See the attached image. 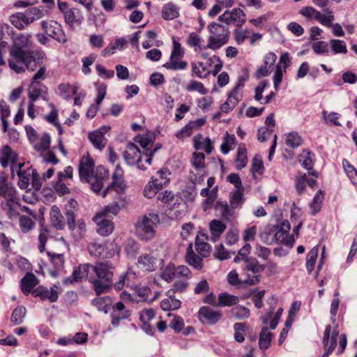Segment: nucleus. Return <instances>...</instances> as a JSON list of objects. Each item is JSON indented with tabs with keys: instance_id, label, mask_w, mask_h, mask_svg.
Wrapping results in <instances>:
<instances>
[{
	"instance_id": "obj_1",
	"label": "nucleus",
	"mask_w": 357,
	"mask_h": 357,
	"mask_svg": "<svg viewBox=\"0 0 357 357\" xmlns=\"http://www.w3.org/2000/svg\"><path fill=\"white\" fill-rule=\"evenodd\" d=\"M94 277L89 279L96 296L109 292L113 285L115 266L109 261H100L91 265Z\"/></svg>"
},
{
	"instance_id": "obj_2",
	"label": "nucleus",
	"mask_w": 357,
	"mask_h": 357,
	"mask_svg": "<svg viewBox=\"0 0 357 357\" xmlns=\"http://www.w3.org/2000/svg\"><path fill=\"white\" fill-rule=\"evenodd\" d=\"M37 58L33 55V52L28 50H16L9 49L8 66L11 70L17 73H22L28 70L34 71L37 65H40V60L46 59L45 54L40 52L36 54Z\"/></svg>"
},
{
	"instance_id": "obj_3",
	"label": "nucleus",
	"mask_w": 357,
	"mask_h": 357,
	"mask_svg": "<svg viewBox=\"0 0 357 357\" xmlns=\"http://www.w3.org/2000/svg\"><path fill=\"white\" fill-rule=\"evenodd\" d=\"M302 166L307 170V173L298 172L295 177V188L298 195H302L306 190V185L314 189L317 185V179L319 172L314 169V154L308 150H303L300 155Z\"/></svg>"
},
{
	"instance_id": "obj_4",
	"label": "nucleus",
	"mask_w": 357,
	"mask_h": 357,
	"mask_svg": "<svg viewBox=\"0 0 357 357\" xmlns=\"http://www.w3.org/2000/svg\"><path fill=\"white\" fill-rule=\"evenodd\" d=\"M159 222L160 218L156 213H151L143 215L135 224L137 237L144 242L153 240L156 236V228Z\"/></svg>"
},
{
	"instance_id": "obj_5",
	"label": "nucleus",
	"mask_w": 357,
	"mask_h": 357,
	"mask_svg": "<svg viewBox=\"0 0 357 357\" xmlns=\"http://www.w3.org/2000/svg\"><path fill=\"white\" fill-rule=\"evenodd\" d=\"M155 151L151 152H142L137 145L129 143L123 153V157L129 165H137L139 169L145 170L147 166L151 165Z\"/></svg>"
},
{
	"instance_id": "obj_6",
	"label": "nucleus",
	"mask_w": 357,
	"mask_h": 357,
	"mask_svg": "<svg viewBox=\"0 0 357 357\" xmlns=\"http://www.w3.org/2000/svg\"><path fill=\"white\" fill-rule=\"evenodd\" d=\"M207 29L210 35L207 39L206 47L209 50L217 51L229 42L230 31L227 26L211 22Z\"/></svg>"
},
{
	"instance_id": "obj_7",
	"label": "nucleus",
	"mask_w": 357,
	"mask_h": 357,
	"mask_svg": "<svg viewBox=\"0 0 357 357\" xmlns=\"http://www.w3.org/2000/svg\"><path fill=\"white\" fill-rule=\"evenodd\" d=\"M43 11L38 8L31 7L24 12H17L9 17L10 24L19 30H22L33 22L42 18Z\"/></svg>"
},
{
	"instance_id": "obj_8",
	"label": "nucleus",
	"mask_w": 357,
	"mask_h": 357,
	"mask_svg": "<svg viewBox=\"0 0 357 357\" xmlns=\"http://www.w3.org/2000/svg\"><path fill=\"white\" fill-rule=\"evenodd\" d=\"M185 52L179 42V38L172 37V50L169 61L163 64L167 70L174 71L183 70L188 67V62L183 60Z\"/></svg>"
},
{
	"instance_id": "obj_9",
	"label": "nucleus",
	"mask_w": 357,
	"mask_h": 357,
	"mask_svg": "<svg viewBox=\"0 0 357 357\" xmlns=\"http://www.w3.org/2000/svg\"><path fill=\"white\" fill-rule=\"evenodd\" d=\"M57 4L66 24L70 29H74L75 26H79L82 23L84 17L78 8L70 7L68 3L61 0H58Z\"/></svg>"
},
{
	"instance_id": "obj_10",
	"label": "nucleus",
	"mask_w": 357,
	"mask_h": 357,
	"mask_svg": "<svg viewBox=\"0 0 357 357\" xmlns=\"http://www.w3.org/2000/svg\"><path fill=\"white\" fill-rule=\"evenodd\" d=\"M87 250L91 255L96 257L111 258L116 252H119L117 244L114 241H106L102 243L97 241L90 242Z\"/></svg>"
},
{
	"instance_id": "obj_11",
	"label": "nucleus",
	"mask_w": 357,
	"mask_h": 357,
	"mask_svg": "<svg viewBox=\"0 0 357 357\" xmlns=\"http://www.w3.org/2000/svg\"><path fill=\"white\" fill-rule=\"evenodd\" d=\"M40 26L47 36L59 43L63 45L68 42V37L63 26L57 21L53 20H44L40 22Z\"/></svg>"
},
{
	"instance_id": "obj_12",
	"label": "nucleus",
	"mask_w": 357,
	"mask_h": 357,
	"mask_svg": "<svg viewBox=\"0 0 357 357\" xmlns=\"http://www.w3.org/2000/svg\"><path fill=\"white\" fill-rule=\"evenodd\" d=\"M128 185L124 177V171L120 164H117L112 175V182L103 191L102 196L105 197L112 190L115 191L118 195L125 193Z\"/></svg>"
},
{
	"instance_id": "obj_13",
	"label": "nucleus",
	"mask_w": 357,
	"mask_h": 357,
	"mask_svg": "<svg viewBox=\"0 0 357 357\" xmlns=\"http://www.w3.org/2000/svg\"><path fill=\"white\" fill-rule=\"evenodd\" d=\"M291 225L287 220H282L274 225L275 243L292 247L295 239L289 234Z\"/></svg>"
},
{
	"instance_id": "obj_14",
	"label": "nucleus",
	"mask_w": 357,
	"mask_h": 357,
	"mask_svg": "<svg viewBox=\"0 0 357 357\" xmlns=\"http://www.w3.org/2000/svg\"><path fill=\"white\" fill-rule=\"evenodd\" d=\"M324 11L326 15L321 14L313 7L306 6L300 10V14L308 19H314L324 26L331 27L332 22L335 20L333 13L328 8L324 9Z\"/></svg>"
},
{
	"instance_id": "obj_15",
	"label": "nucleus",
	"mask_w": 357,
	"mask_h": 357,
	"mask_svg": "<svg viewBox=\"0 0 357 357\" xmlns=\"http://www.w3.org/2000/svg\"><path fill=\"white\" fill-rule=\"evenodd\" d=\"M109 176V170L102 165H98L85 182L90 184L93 192L99 193L102 190L105 182L108 180Z\"/></svg>"
},
{
	"instance_id": "obj_16",
	"label": "nucleus",
	"mask_w": 357,
	"mask_h": 357,
	"mask_svg": "<svg viewBox=\"0 0 357 357\" xmlns=\"http://www.w3.org/2000/svg\"><path fill=\"white\" fill-rule=\"evenodd\" d=\"M233 36L236 43L238 45H242L247 40L251 45L261 40L263 35L259 32H255L248 28L236 27L233 31Z\"/></svg>"
},
{
	"instance_id": "obj_17",
	"label": "nucleus",
	"mask_w": 357,
	"mask_h": 357,
	"mask_svg": "<svg viewBox=\"0 0 357 357\" xmlns=\"http://www.w3.org/2000/svg\"><path fill=\"white\" fill-rule=\"evenodd\" d=\"M18 153L8 145H3L0 149V164L3 168L10 167L11 174H15V169L19 162Z\"/></svg>"
},
{
	"instance_id": "obj_18",
	"label": "nucleus",
	"mask_w": 357,
	"mask_h": 357,
	"mask_svg": "<svg viewBox=\"0 0 357 357\" xmlns=\"http://www.w3.org/2000/svg\"><path fill=\"white\" fill-rule=\"evenodd\" d=\"M218 20L226 24H234L236 27H241L246 22V14L240 8H235L231 10H226L218 17Z\"/></svg>"
},
{
	"instance_id": "obj_19",
	"label": "nucleus",
	"mask_w": 357,
	"mask_h": 357,
	"mask_svg": "<svg viewBox=\"0 0 357 357\" xmlns=\"http://www.w3.org/2000/svg\"><path fill=\"white\" fill-rule=\"evenodd\" d=\"M221 311L215 310L209 306H202L197 312V317L200 322L206 325H215L222 319Z\"/></svg>"
},
{
	"instance_id": "obj_20",
	"label": "nucleus",
	"mask_w": 357,
	"mask_h": 357,
	"mask_svg": "<svg viewBox=\"0 0 357 357\" xmlns=\"http://www.w3.org/2000/svg\"><path fill=\"white\" fill-rule=\"evenodd\" d=\"M245 267L247 271H251L255 274L252 276L248 274L246 279L244 280L245 283L249 285H254L259 283L260 281V275L257 274L264 271L262 264H261L256 258L250 257L246 259Z\"/></svg>"
},
{
	"instance_id": "obj_21",
	"label": "nucleus",
	"mask_w": 357,
	"mask_h": 357,
	"mask_svg": "<svg viewBox=\"0 0 357 357\" xmlns=\"http://www.w3.org/2000/svg\"><path fill=\"white\" fill-rule=\"evenodd\" d=\"M20 199L19 196L6 198L0 204L1 211L8 219L13 220L20 215Z\"/></svg>"
},
{
	"instance_id": "obj_22",
	"label": "nucleus",
	"mask_w": 357,
	"mask_h": 357,
	"mask_svg": "<svg viewBox=\"0 0 357 357\" xmlns=\"http://www.w3.org/2000/svg\"><path fill=\"white\" fill-rule=\"evenodd\" d=\"M73 175V168L71 166L66 167L63 171L58 173L57 181L54 185V190L57 193L64 195L70 192V190L65 183L64 180L71 179Z\"/></svg>"
},
{
	"instance_id": "obj_23",
	"label": "nucleus",
	"mask_w": 357,
	"mask_h": 357,
	"mask_svg": "<svg viewBox=\"0 0 357 357\" xmlns=\"http://www.w3.org/2000/svg\"><path fill=\"white\" fill-rule=\"evenodd\" d=\"M95 169V162L89 153L79 160L78 171L80 180L85 181Z\"/></svg>"
},
{
	"instance_id": "obj_24",
	"label": "nucleus",
	"mask_w": 357,
	"mask_h": 357,
	"mask_svg": "<svg viewBox=\"0 0 357 357\" xmlns=\"http://www.w3.org/2000/svg\"><path fill=\"white\" fill-rule=\"evenodd\" d=\"M32 296L34 298H39L42 301H48L50 303H54L59 298V292L56 286L48 289L45 286L38 285L35 288Z\"/></svg>"
},
{
	"instance_id": "obj_25",
	"label": "nucleus",
	"mask_w": 357,
	"mask_h": 357,
	"mask_svg": "<svg viewBox=\"0 0 357 357\" xmlns=\"http://www.w3.org/2000/svg\"><path fill=\"white\" fill-rule=\"evenodd\" d=\"M339 335V330L337 326L332 328L331 325L326 326L324 337L323 346L324 350L333 352L337 346V338Z\"/></svg>"
},
{
	"instance_id": "obj_26",
	"label": "nucleus",
	"mask_w": 357,
	"mask_h": 357,
	"mask_svg": "<svg viewBox=\"0 0 357 357\" xmlns=\"http://www.w3.org/2000/svg\"><path fill=\"white\" fill-rule=\"evenodd\" d=\"M47 255L49 257L52 267L49 268L50 274L56 278L59 276L64 269L65 257L63 254L47 252Z\"/></svg>"
},
{
	"instance_id": "obj_27",
	"label": "nucleus",
	"mask_w": 357,
	"mask_h": 357,
	"mask_svg": "<svg viewBox=\"0 0 357 357\" xmlns=\"http://www.w3.org/2000/svg\"><path fill=\"white\" fill-rule=\"evenodd\" d=\"M106 129L100 128L88 134V139L93 146L102 151L107 145L108 140L105 137Z\"/></svg>"
},
{
	"instance_id": "obj_28",
	"label": "nucleus",
	"mask_w": 357,
	"mask_h": 357,
	"mask_svg": "<svg viewBox=\"0 0 357 357\" xmlns=\"http://www.w3.org/2000/svg\"><path fill=\"white\" fill-rule=\"evenodd\" d=\"M93 221L96 223V231L98 234L107 236L113 232L114 222L107 217L102 216V214L97 213L93 218Z\"/></svg>"
},
{
	"instance_id": "obj_29",
	"label": "nucleus",
	"mask_w": 357,
	"mask_h": 357,
	"mask_svg": "<svg viewBox=\"0 0 357 357\" xmlns=\"http://www.w3.org/2000/svg\"><path fill=\"white\" fill-rule=\"evenodd\" d=\"M0 196L3 199L19 196L15 188L9 181L8 175L5 172H0Z\"/></svg>"
},
{
	"instance_id": "obj_30",
	"label": "nucleus",
	"mask_w": 357,
	"mask_h": 357,
	"mask_svg": "<svg viewBox=\"0 0 357 357\" xmlns=\"http://www.w3.org/2000/svg\"><path fill=\"white\" fill-rule=\"evenodd\" d=\"M39 279L31 272H27L21 279L20 284L21 291L25 295H33L36 287L38 286Z\"/></svg>"
},
{
	"instance_id": "obj_31",
	"label": "nucleus",
	"mask_w": 357,
	"mask_h": 357,
	"mask_svg": "<svg viewBox=\"0 0 357 357\" xmlns=\"http://www.w3.org/2000/svg\"><path fill=\"white\" fill-rule=\"evenodd\" d=\"M90 267L91 268V265L89 264H80L75 267L72 275L64 279L63 283L64 284H72L82 281L84 278H86Z\"/></svg>"
},
{
	"instance_id": "obj_32",
	"label": "nucleus",
	"mask_w": 357,
	"mask_h": 357,
	"mask_svg": "<svg viewBox=\"0 0 357 357\" xmlns=\"http://www.w3.org/2000/svg\"><path fill=\"white\" fill-rule=\"evenodd\" d=\"M24 163L19 162L17 167L15 169V172L17 173L19 177L18 185L21 189H26L28 188L34 172V170L31 169L29 167L24 169Z\"/></svg>"
},
{
	"instance_id": "obj_33",
	"label": "nucleus",
	"mask_w": 357,
	"mask_h": 357,
	"mask_svg": "<svg viewBox=\"0 0 357 357\" xmlns=\"http://www.w3.org/2000/svg\"><path fill=\"white\" fill-rule=\"evenodd\" d=\"M243 94L230 90L227 92L226 100L221 104V111L229 114L243 100Z\"/></svg>"
},
{
	"instance_id": "obj_34",
	"label": "nucleus",
	"mask_w": 357,
	"mask_h": 357,
	"mask_svg": "<svg viewBox=\"0 0 357 357\" xmlns=\"http://www.w3.org/2000/svg\"><path fill=\"white\" fill-rule=\"evenodd\" d=\"M158 260L152 254H143L138 257L137 266L144 271L153 272L157 270Z\"/></svg>"
},
{
	"instance_id": "obj_35",
	"label": "nucleus",
	"mask_w": 357,
	"mask_h": 357,
	"mask_svg": "<svg viewBox=\"0 0 357 357\" xmlns=\"http://www.w3.org/2000/svg\"><path fill=\"white\" fill-rule=\"evenodd\" d=\"M208 236L204 232H199L195 239V250L202 257H208L211 252V246L206 242Z\"/></svg>"
},
{
	"instance_id": "obj_36",
	"label": "nucleus",
	"mask_w": 357,
	"mask_h": 357,
	"mask_svg": "<svg viewBox=\"0 0 357 357\" xmlns=\"http://www.w3.org/2000/svg\"><path fill=\"white\" fill-rule=\"evenodd\" d=\"M130 315V312L126 308L125 305L122 302H117L112 307L111 314L112 325L118 326L121 320L128 318Z\"/></svg>"
},
{
	"instance_id": "obj_37",
	"label": "nucleus",
	"mask_w": 357,
	"mask_h": 357,
	"mask_svg": "<svg viewBox=\"0 0 357 357\" xmlns=\"http://www.w3.org/2000/svg\"><path fill=\"white\" fill-rule=\"evenodd\" d=\"M203 258L199 255H197L192 249V243H190L188 246L185 260V262L193 268L201 271L203 269Z\"/></svg>"
},
{
	"instance_id": "obj_38",
	"label": "nucleus",
	"mask_w": 357,
	"mask_h": 357,
	"mask_svg": "<svg viewBox=\"0 0 357 357\" xmlns=\"http://www.w3.org/2000/svg\"><path fill=\"white\" fill-rule=\"evenodd\" d=\"M194 148L196 150H203L208 155L214 149L213 142L209 137L204 138L201 134L195 135L193 139Z\"/></svg>"
},
{
	"instance_id": "obj_39",
	"label": "nucleus",
	"mask_w": 357,
	"mask_h": 357,
	"mask_svg": "<svg viewBox=\"0 0 357 357\" xmlns=\"http://www.w3.org/2000/svg\"><path fill=\"white\" fill-rule=\"evenodd\" d=\"M126 204V199L121 195H118L114 202L106 206L104 209L98 214H102V216L107 218H108L109 214L116 215L119 213L121 208L124 207Z\"/></svg>"
},
{
	"instance_id": "obj_40",
	"label": "nucleus",
	"mask_w": 357,
	"mask_h": 357,
	"mask_svg": "<svg viewBox=\"0 0 357 357\" xmlns=\"http://www.w3.org/2000/svg\"><path fill=\"white\" fill-rule=\"evenodd\" d=\"M50 220L51 225L56 230H62L65 227L66 222L60 208L54 205L52 206L50 212Z\"/></svg>"
},
{
	"instance_id": "obj_41",
	"label": "nucleus",
	"mask_w": 357,
	"mask_h": 357,
	"mask_svg": "<svg viewBox=\"0 0 357 357\" xmlns=\"http://www.w3.org/2000/svg\"><path fill=\"white\" fill-rule=\"evenodd\" d=\"M200 195L206 197L202 204L203 210L206 211L215 204L218 198V186L211 190H208V188H203L200 192Z\"/></svg>"
},
{
	"instance_id": "obj_42",
	"label": "nucleus",
	"mask_w": 357,
	"mask_h": 357,
	"mask_svg": "<svg viewBox=\"0 0 357 357\" xmlns=\"http://www.w3.org/2000/svg\"><path fill=\"white\" fill-rule=\"evenodd\" d=\"M167 215L172 220H179L186 214V204L183 202L182 198L180 202H176L175 205L172 204L167 208Z\"/></svg>"
},
{
	"instance_id": "obj_43",
	"label": "nucleus",
	"mask_w": 357,
	"mask_h": 357,
	"mask_svg": "<svg viewBox=\"0 0 357 357\" xmlns=\"http://www.w3.org/2000/svg\"><path fill=\"white\" fill-rule=\"evenodd\" d=\"M214 208L220 213L221 218L224 221H229L235 214V210L226 201H217L214 205Z\"/></svg>"
},
{
	"instance_id": "obj_44",
	"label": "nucleus",
	"mask_w": 357,
	"mask_h": 357,
	"mask_svg": "<svg viewBox=\"0 0 357 357\" xmlns=\"http://www.w3.org/2000/svg\"><path fill=\"white\" fill-rule=\"evenodd\" d=\"M191 68L192 76L200 79H206L211 74L208 65L202 61L192 62Z\"/></svg>"
},
{
	"instance_id": "obj_45",
	"label": "nucleus",
	"mask_w": 357,
	"mask_h": 357,
	"mask_svg": "<svg viewBox=\"0 0 357 357\" xmlns=\"http://www.w3.org/2000/svg\"><path fill=\"white\" fill-rule=\"evenodd\" d=\"M239 297L228 292H221L218 296V307H225L236 305L239 303Z\"/></svg>"
},
{
	"instance_id": "obj_46",
	"label": "nucleus",
	"mask_w": 357,
	"mask_h": 357,
	"mask_svg": "<svg viewBox=\"0 0 357 357\" xmlns=\"http://www.w3.org/2000/svg\"><path fill=\"white\" fill-rule=\"evenodd\" d=\"M171 172L168 168L162 167L157 172V176H152L151 180H153L154 183H157L158 187L162 190L169 184L170 178L169 176Z\"/></svg>"
},
{
	"instance_id": "obj_47",
	"label": "nucleus",
	"mask_w": 357,
	"mask_h": 357,
	"mask_svg": "<svg viewBox=\"0 0 357 357\" xmlns=\"http://www.w3.org/2000/svg\"><path fill=\"white\" fill-rule=\"evenodd\" d=\"M43 93L47 94V88L41 84H33L31 82L28 93L29 100L36 102L40 96L45 99Z\"/></svg>"
},
{
	"instance_id": "obj_48",
	"label": "nucleus",
	"mask_w": 357,
	"mask_h": 357,
	"mask_svg": "<svg viewBox=\"0 0 357 357\" xmlns=\"http://www.w3.org/2000/svg\"><path fill=\"white\" fill-rule=\"evenodd\" d=\"M181 198L179 195H175L172 191L167 190L159 192L157 196V200L165 204L167 208L172 204L175 205L176 202H180Z\"/></svg>"
},
{
	"instance_id": "obj_49",
	"label": "nucleus",
	"mask_w": 357,
	"mask_h": 357,
	"mask_svg": "<svg viewBox=\"0 0 357 357\" xmlns=\"http://www.w3.org/2000/svg\"><path fill=\"white\" fill-rule=\"evenodd\" d=\"M31 35L20 33L13 38L10 49L16 50H26L31 44Z\"/></svg>"
},
{
	"instance_id": "obj_50",
	"label": "nucleus",
	"mask_w": 357,
	"mask_h": 357,
	"mask_svg": "<svg viewBox=\"0 0 357 357\" xmlns=\"http://www.w3.org/2000/svg\"><path fill=\"white\" fill-rule=\"evenodd\" d=\"M227 226L221 220H213L209 223V229L213 241H217L226 230Z\"/></svg>"
},
{
	"instance_id": "obj_51",
	"label": "nucleus",
	"mask_w": 357,
	"mask_h": 357,
	"mask_svg": "<svg viewBox=\"0 0 357 357\" xmlns=\"http://www.w3.org/2000/svg\"><path fill=\"white\" fill-rule=\"evenodd\" d=\"M248 163V151L245 144H240L238 147L235 158L236 169L241 170L244 168Z\"/></svg>"
},
{
	"instance_id": "obj_52",
	"label": "nucleus",
	"mask_w": 357,
	"mask_h": 357,
	"mask_svg": "<svg viewBox=\"0 0 357 357\" xmlns=\"http://www.w3.org/2000/svg\"><path fill=\"white\" fill-rule=\"evenodd\" d=\"M179 15V8L174 3L170 2L163 6L162 10V17L166 20H172Z\"/></svg>"
},
{
	"instance_id": "obj_53",
	"label": "nucleus",
	"mask_w": 357,
	"mask_h": 357,
	"mask_svg": "<svg viewBox=\"0 0 357 357\" xmlns=\"http://www.w3.org/2000/svg\"><path fill=\"white\" fill-rule=\"evenodd\" d=\"M244 189L234 190L229 193V204L234 210L241 207L244 202Z\"/></svg>"
},
{
	"instance_id": "obj_54",
	"label": "nucleus",
	"mask_w": 357,
	"mask_h": 357,
	"mask_svg": "<svg viewBox=\"0 0 357 357\" xmlns=\"http://www.w3.org/2000/svg\"><path fill=\"white\" fill-rule=\"evenodd\" d=\"M203 43L204 40L201 36L195 32L190 33L186 40V43L190 47H194L196 50H198L199 51L208 49V47H206V45H204Z\"/></svg>"
},
{
	"instance_id": "obj_55",
	"label": "nucleus",
	"mask_w": 357,
	"mask_h": 357,
	"mask_svg": "<svg viewBox=\"0 0 357 357\" xmlns=\"http://www.w3.org/2000/svg\"><path fill=\"white\" fill-rule=\"evenodd\" d=\"M61 96L66 100H69L73 96L77 94L78 87L74 84H60L58 86Z\"/></svg>"
},
{
	"instance_id": "obj_56",
	"label": "nucleus",
	"mask_w": 357,
	"mask_h": 357,
	"mask_svg": "<svg viewBox=\"0 0 357 357\" xmlns=\"http://www.w3.org/2000/svg\"><path fill=\"white\" fill-rule=\"evenodd\" d=\"M325 198V192L322 190H319L315 196L314 197L312 202L310 204V208L312 209V214L316 215L319 213L322 207V203Z\"/></svg>"
},
{
	"instance_id": "obj_57",
	"label": "nucleus",
	"mask_w": 357,
	"mask_h": 357,
	"mask_svg": "<svg viewBox=\"0 0 357 357\" xmlns=\"http://www.w3.org/2000/svg\"><path fill=\"white\" fill-rule=\"evenodd\" d=\"M342 167L350 181L357 186V169L356 167L347 159L342 160Z\"/></svg>"
},
{
	"instance_id": "obj_58",
	"label": "nucleus",
	"mask_w": 357,
	"mask_h": 357,
	"mask_svg": "<svg viewBox=\"0 0 357 357\" xmlns=\"http://www.w3.org/2000/svg\"><path fill=\"white\" fill-rule=\"evenodd\" d=\"M273 333L267 328H264L259 335V345L261 349L266 350L270 347L273 338Z\"/></svg>"
},
{
	"instance_id": "obj_59",
	"label": "nucleus",
	"mask_w": 357,
	"mask_h": 357,
	"mask_svg": "<svg viewBox=\"0 0 357 357\" xmlns=\"http://www.w3.org/2000/svg\"><path fill=\"white\" fill-rule=\"evenodd\" d=\"M274 225L266 226L264 231L259 234L261 240L267 245L275 243Z\"/></svg>"
},
{
	"instance_id": "obj_60",
	"label": "nucleus",
	"mask_w": 357,
	"mask_h": 357,
	"mask_svg": "<svg viewBox=\"0 0 357 357\" xmlns=\"http://www.w3.org/2000/svg\"><path fill=\"white\" fill-rule=\"evenodd\" d=\"M49 234L50 230L48 227L45 225H40L38 238V248L40 252H43L45 250V246L48 240Z\"/></svg>"
},
{
	"instance_id": "obj_61",
	"label": "nucleus",
	"mask_w": 357,
	"mask_h": 357,
	"mask_svg": "<svg viewBox=\"0 0 357 357\" xmlns=\"http://www.w3.org/2000/svg\"><path fill=\"white\" fill-rule=\"evenodd\" d=\"M112 303L111 298L109 296H99L93 298L91 301V304L96 306L99 310L107 312L108 308Z\"/></svg>"
},
{
	"instance_id": "obj_62",
	"label": "nucleus",
	"mask_w": 357,
	"mask_h": 357,
	"mask_svg": "<svg viewBox=\"0 0 357 357\" xmlns=\"http://www.w3.org/2000/svg\"><path fill=\"white\" fill-rule=\"evenodd\" d=\"M236 138L234 135H229L226 132L223 138V142L220 146V150L222 153L227 154L231 150L233 149L234 146L236 144Z\"/></svg>"
},
{
	"instance_id": "obj_63",
	"label": "nucleus",
	"mask_w": 357,
	"mask_h": 357,
	"mask_svg": "<svg viewBox=\"0 0 357 357\" xmlns=\"http://www.w3.org/2000/svg\"><path fill=\"white\" fill-rule=\"evenodd\" d=\"M321 116L326 124L333 126H341V123L339 121L340 118V114L334 112L328 113L327 111L323 110L321 112Z\"/></svg>"
},
{
	"instance_id": "obj_64",
	"label": "nucleus",
	"mask_w": 357,
	"mask_h": 357,
	"mask_svg": "<svg viewBox=\"0 0 357 357\" xmlns=\"http://www.w3.org/2000/svg\"><path fill=\"white\" fill-rule=\"evenodd\" d=\"M26 310L25 307L19 305L16 307L11 314L10 321L13 325H19L24 321Z\"/></svg>"
}]
</instances>
